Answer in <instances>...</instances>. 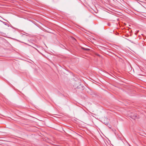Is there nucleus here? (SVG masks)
Masks as SVG:
<instances>
[{"instance_id":"f257e3e1","label":"nucleus","mask_w":146,"mask_h":146,"mask_svg":"<svg viewBox=\"0 0 146 146\" xmlns=\"http://www.w3.org/2000/svg\"><path fill=\"white\" fill-rule=\"evenodd\" d=\"M130 117L131 118L134 119H135L138 118V116L136 114L131 115L130 116Z\"/></svg>"},{"instance_id":"f03ea898","label":"nucleus","mask_w":146,"mask_h":146,"mask_svg":"<svg viewBox=\"0 0 146 146\" xmlns=\"http://www.w3.org/2000/svg\"><path fill=\"white\" fill-rule=\"evenodd\" d=\"M83 49H84L85 50H88V49H87V48H84Z\"/></svg>"},{"instance_id":"7ed1b4c3","label":"nucleus","mask_w":146,"mask_h":146,"mask_svg":"<svg viewBox=\"0 0 146 146\" xmlns=\"http://www.w3.org/2000/svg\"><path fill=\"white\" fill-rule=\"evenodd\" d=\"M97 56H100V55L98 54H96Z\"/></svg>"},{"instance_id":"20e7f679","label":"nucleus","mask_w":146,"mask_h":146,"mask_svg":"<svg viewBox=\"0 0 146 146\" xmlns=\"http://www.w3.org/2000/svg\"><path fill=\"white\" fill-rule=\"evenodd\" d=\"M120 61L122 60V59L121 58H120Z\"/></svg>"},{"instance_id":"39448f33","label":"nucleus","mask_w":146,"mask_h":146,"mask_svg":"<svg viewBox=\"0 0 146 146\" xmlns=\"http://www.w3.org/2000/svg\"><path fill=\"white\" fill-rule=\"evenodd\" d=\"M122 63H125V62H124L123 61V62H122Z\"/></svg>"}]
</instances>
